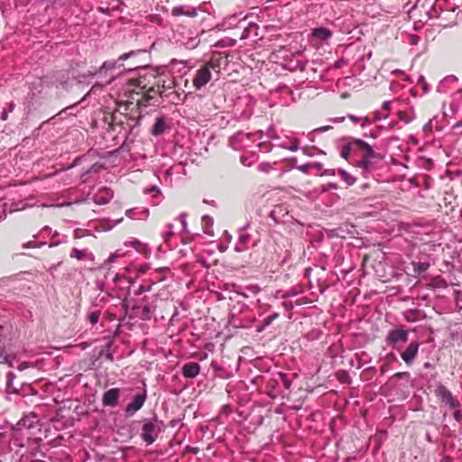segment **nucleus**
<instances>
[{"mask_svg": "<svg viewBox=\"0 0 462 462\" xmlns=\"http://www.w3.org/2000/svg\"><path fill=\"white\" fill-rule=\"evenodd\" d=\"M419 40H420V39H419V37H418V36H416V35H412V36L411 37V45H417V44H418V42H419Z\"/></svg>", "mask_w": 462, "mask_h": 462, "instance_id": "37998d69", "label": "nucleus"}, {"mask_svg": "<svg viewBox=\"0 0 462 462\" xmlns=\"http://www.w3.org/2000/svg\"><path fill=\"white\" fill-rule=\"evenodd\" d=\"M155 308L150 305H145L141 308L140 317L144 320H148L152 318Z\"/></svg>", "mask_w": 462, "mask_h": 462, "instance_id": "2eb2a0df", "label": "nucleus"}, {"mask_svg": "<svg viewBox=\"0 0 462 462\" xmlns=\"http://www.w3.org/2000/svg\"><path fill=\"white\" fill-rule=\"evenodd\" d=\"M180 222H181V225H182V227L184 230L187 229V221H186V218H187V214L186 213H181L179 217Z\"/></svg>", "mask_w": 462, "mask_h": 462, "instance_id": "72a5a7b5", "label": "nucleus"}, {"mask_svg": "<svg viewBox=\"0 0 462 462\" xmlns=\"http://www.w3.org/2000/svg\"><path fill=\"white\" fill-rule=\"evenodd\" d=\"M398 117L400 120L404 121L407 124H409L411 122V119L403 112H399Z\"/></svg>", "mask_w": 462, "mask_h": 462, "instance_id": "c9c22d12", "label": "nucleus"}, {"mask_svg": "<svg viewBox=\"0 0 462 462\" xmlns=\"http://www.w3.org/2000/svg\"><path fill=\"white\" fill-rule=\"evenodd\" d=\"M211 79V72L208 68L203 67L199 69L194 79H193V86L196 89H200L204 86H206Z\"/></svg>", "mask_w": 462, "mask_h": 462, "instance_id": "20e7f679", "label": "nucleus"}, {"mask_svg": "<svg viewBox=\"0 0 462 462\" xmlns=\"http://www.w3.org/2000/svg\"><path fill=\"white\" fill-rule=\"evenodd\" d=\"M371 159L372 158H368V156L365 155V157L361 161L356 163V166L363 169L365 174L369 173L371 169Z\"/></svg>", "mask_w": 462, "mask_h": 462, "instance_id": "dca6fc26", "label": "nucleus"}, {"mask_svg": "<svg viewBox=\"0 0 462 462\" xmlns=\"http://www.w3.org/2000/svg\"><path fill=\"white\" fill-rule=\"evenodd\" d=\"M312 35L321 41H326L332 36V32L327 28L319 27L313 30Z\"/></svg>", "mask_w": 462, "mask_h": 462, "instance_id": "4468645a", "label": "nucleus"}, {"mask_svg": "<svg viewBox=\"0 0 462 462\" xmlns=\"http://www.w3.org/2000/svg\"><path fill=\"white\" fill-rule=\"evenodd\" d=\"M420 347L419 342H411L406 349L401 354L402 359L407 365H411L418 355Z\"/></svg>", "mask_w": 462, "mask_h": 462, "instance_id": "423d86ee", "label": "nucleus"}, {"mask_svg": "<svg viewBox=\"0 0 462 462\" xmlns=\"http://www.w3.org/2000/svg\"><path fill=\"white\" fill-rule=\"evenodd\" d=\"M199 371V365L194 362L188 363L182 367V374L186 378H195Z\"/></svg>", "mask_w": 462, "mask_h": 462, "instance_id": "9d476101", "label": "nucleus"}, {"mask_svg": "<svg viewBox=\"0 0 462 462\" xmlns=\"http://www.w3.org/2000/svg\"><path fill=\"white\" fill-rule=\"evenodd\" d=\"M393 73V74H400V73H402V71H401V70H399V69H396V70H394Z\"/></svg>", "mask_w": 462, "mask_h": 462, "instance_id": "13d9d810", "label": "nucleus"}, {"mask_svg": "<svg viewBox=\"0 0 462 462\" xmlns=\"http://www.w3.org/2000/svg\"><path fill=\"white\" fill-rule=\"evenodd\" d=\"M328 128H329V126H324V127L319 128V131L324 132V131H327Z\"/></svg>", "mask_w": 462, "mask_h": 462, "instance_id": "5fc2aeb1", "label": "nucleus"}, {"mask_svg": "<svg viewBox=\"0 0 462 462\" xmlns=\"http://www.w3.org/2000/svg\"><path fill=\"white\" fill-rule=\"evenodd\" d=\"M272 166L268 162H262L258 165V170L263 172H268L270 171Z\"/></svg>", "mask_w": 462, "mask_h": 462, "instance_id": "7c9ffc66", "label": "nucleus"}, {"mask_svg": "<svg viewBox=\"0 0 462 462\" xmlns=\"http://www.w3.org/2000/svg\"><path fill=\"white\" fill-rule=\"evenodd\" d=\"M23 208H23V207H22V208H17V210H23Z\"/></svg>", "mask_w": 462, "mask_h": 462, "instance_id": "0e129e2a", "label": "nucleus"}, {"mask_svg": "<svg viewBox=\"0 0 462 462\" xmlns=\"http://www.w3.org/2000/svg\"><path fill=\"white\" fill-rule=\"evenodd\" d=\"M408 341V332L404 329L391 330L386 337V343L392 347H395L397 344H404Z\"/></svg>", "mask_w": 462, "mask_h": 462, "instance_id": "7ed1b4c3", "label": "nucleus"}, {"mask_svg": "<svg viewBox=\"0 0 462 462\" xmlns=\"http://www.w3.org/2000/svg\"><path fill=\"white\" fill-rule=\"evenodd\" d=\"M120 396L119 388H111L104 393L102 397V404L108 407H116L118 404Z\"/></svg>", "mask_w": 462, "mask_h": 462, "instance_id": "0eeeda50", "label": "nucleus"}, {"mask_svg": "<svg viewBox=\"0 0 462 462\" xmlns=\"http://www.w3.org/2000/svg\"><path fill=\"white\" fill-rule=\"evenodd\" d=\"M1 119L3 121L6 120L7 119V112L6 111H3L2 114H1Z\"/></svg>", "mask_w": 462, "mask_h": 462, "instance_id": "09e8293b", "label": "nucleus"}, {"mask_svg": "<svg viewBox=\"0 0 462 462\" xmlns=\"http://www.w3.org/2000/svg\"><path fill=\"white\" fill-rule=\"evenodd\" d=\"M132 212H133V209L126 210V212H125L126 217H132Z\"/></svg>", "mask_w": 462, "mask_h": 462, "instance_id": "3c124183", "label": "nucleus"}, {"mask_svg": "<svg viewBox=\"0 0 462 462\" xmlns=\"http://www.w3.org/2000/svg\"><path fill=\"white\" fill-rule=\"evenodd\" d=\"M87 250L86 249H78L73 248L70 253V257L75 258L77 260H82L86 257Z\"/></svg>", "mask_w": 462, "mask_h": 462, "instance_id": "f3484780", "label": "nucleus"}, {"mask_svg": "<svg viewBox=\"0 0 462 462\" xmlns=\"http://www.w3.org/2000/svg\"><path fill=\"white\" fill-rule=\"evenodd\" d=\"M152 285L153 283H150L147 286L140 285L137 291L134 292V294L138 296L141 295L143 292L151 291L152 289Z\"/></svg>", "mask_w": 462, "mask_h": 462, "instance_id": "b1692460", "label": "nucleus"}, {"mask_svg": "<svg viewBox=\"0 0 462 462\" xmlns=\"http://www.w3.org/2000/svg\"><path fill=\"white\" fill-rule=\"evenodd\" d=\"M255 26H256L255 24H254V23H250V24L248 25V27H247L246 29H245V31L243 32V33H242V35H241V39H245V38H247V36H248V31H249L251 28L255 27Z\"/></svg>", "mask_w": 462, "mask_h": 462, "instance_id": "e433bc0d", "label": "nucleus"}, {"mask_svg": "<svg viewBox=\"0 0 462 462\" xmlns=\"http://www.w3.org/2000/svg\"><path fill=\"white\" fill-rule=\"evenodd\" d=\"M339 173L347 185L351 186L355 183V178L351 176L349 173H347L345 170H339Z\"/></svg>", "mask_w": 462, "mask_h": 462, "instance_id": "aec40b11", "label": "nucleus"}, {"mask_svg": "<svg viewBox=\"0 0 462 462\" xmlns=\"http://www.w3.org/2000/svg\"><path fill=\"white\" fill-rule=\"evenodd\" d=\"M113 198V191L106 187L101 188L94 198V202L97 205H105L108 203Z\"/></svg>", "mask_w": 462, "mask_h": 462, "instance_id": "1a4fd4ad", "label": "nucleus"}, {"mask_svg": "<svg viewBox=\"0 0 462 462\" xmlns=\"http://www.w3.org/2000/svg\"><path fill=\"white\" fill-rule=\"evenodd\" d=\"M246 250V246L244 244H236L235 246V251L237 253H241Z\"/></svg>", "mask_w": 462, "mask_h": 462, "instance_id": "4c0bfd02", "label": "nucleus"}, {"mask_svg": "<svg viewBox=\"0 0 462 462\" xmlns=\"http://www.w3.org/2000/svg\"><path fill=\"white\" fill-rule=\"evenodd\" d=\"M252 134H254V146L262 148L264 141L263 140V133L262 130L257 131L256 133H252Z\"/></svg>", "mask_w": 462, "mask_h": 462, "instance_id": "a211bd4d", "label": "nucleus"}, {"mask_svg": "<svg viewBox=\"0 0 462 462\" xmlns=\"http://www.w3.org/2000/svg\"><path fill=\"white\" fill-rule=\"evenodd\" d=\"M265 328L266 327H264V324H263L262 327L258 328L256 330H257V332H262L265 329Z\"/></svg>", "mask_w": 462, "mask_h": 462, "instance_id": "864d4df0", "label": "nucleus"}, {"mask_svg": "<svg viewBox=\"0 0 462 462\" xmlns=\"http://www.w3.org/2000/svg\"><path fill=\"white\" fill-rule=\"evenodd\" d=\"M254 144V134L252 133L237 132L229 138V145L234 150H243L253 147Z\"/></svg>", "mask_w": 462, "mask_h": 462, "instance_id": "f257e3e1", "label": "nucleus"}, {"mask_svg": "<svg viewBox=\"0 0 462 462\" xmlns=\"http://www.w3.org/2000/svg\"><path fill=\"white\" fill-rule=\"evenodd\" d=\"M14 107V104L10 103V105H9L10 111H13Z\"/></svg>", "mask_w": 462, "mask_h": 462, "instance_id": "6e6d98bb", "label": "nucleus"}, {"mask_svg": "<svg viewBox=\"0 0 462 462\" xmlns=\"http://www.w3.org/2000/svg\"><path fill=\"white\" fill-rule=\"evenodd\" d=\"M354 143H356V148L364 150L365 152V155L368 156V158L375 157V152L373 147L362 139L354 138Z\"/></svg>", "mask_w": 462, "mask_h": 462, "instance_id": "f8f14e48", "label": "nucleus"}, {"mask_svg": "<svg viewBox=\"0 0 462 462\" xmlns=\"http://www.w3.org/2000/svg\"><path fill=\"white\" fill-rule=\"evenodd\" d=\"M392 106V102L390 100L384 101L382 105V107L385 111H390Z\"/></svg>", "mask_w": 462, "mask_h": 462, "instance_id": "58836bf2", "label": "nucleus"}, {"mask_svg": "<svg viewBox=\"0 0 462 462\" xmlns=\"http://www.w3.org/2000/svg\"><path fill=\"white\" fill-rule=\"evenodd\" d=\"M142 438L148 444H152L157 436H158V430L155 428V425L152 421H146L142 428Z\"/></svg>", "mask_w": 462, "mask_h": 462, "instance_id": "39448f33", "label": "nucleus"}, {"mask_svg": "<svg viewBox=\"0 0 462 462\" xmlns=\"http://www.w3.org/2000/svg\"><path fill=\"white\" fill-rule=\"evenodd\" d=\"M172 227H173L172 224L168 225V228L170 229V231L163 235V239L165 242H168L170 240V238L172 236V235H173V233L171 231Z\"/></svg>", "mask_w": 462, "mask_h": 462, "instance_id": "473e14b6", "label": "nucleus"}, {"mask_svg": "<svg viewBox=\"0 0 462 462\" xmlns=\"http://www.w3.org/2000/svg\"><path fill=\"white\" fill-rule=\"evenodd\" d=\"M393 379H409L410 374L408 372H398L392 377Z\"/></svg>", "mask_w": 462, "mask_h": 462, "instance_id": "cd10ccee", "label": "nucleus"}, {"mask_svg": "<svg viewBox=\"0 0 462 462\" xmlns=\"http://www.w3.org/2000/svg\"><path fill=\"white\" fill-rule=\"evenodd\" d=\"M420 81H423V80H424V78H423V77H420Z\"/></svg>", "mask_w": 462, "mask_h": 462, "instance_id": "69168bd1", "label": "nucleus"}, {"mask_svg": "<svg viewBox=\"0 0 462 462\" xmlns=\"http://www.w3.org/2000/svg\"><path fill=\"white\" fill-rule=\"evenodd\" d=\"M267 137L272 139V140H275V139H278V135L275 132V129H274V126L273 125H270L267 129Z\"/></svg>", "mask_w": 462, "mask_h": 462, "instance_id": "393cba45", "label": "nucleus"}, {"mask_svg": "<svg viewBox=\"0 0 462 462\" xmlns=\"http://www.w3.org/2000/svg\"><path fill=\"white\" fill-rule=\"evenodd\" d=\"M356 149V143H354V138H352L346 144H345L340 152V156L345 160H348L349 155L354 152Z\"/></svg>", "mask_w": 462, "mask_h": 462, "instance_id": "ddd939ff", "label": "nucleus"}, {"mask_svg": "<svg viewBox=\"0 0 462 462\" xmlns=\"http://www.w3.org/2000/svg\"><path fill=\"white\" fill-rule=\"evenodd\" d=\"M25 367H26V365H22L19 367V370H23Z\"/></svg>", "mask_w": 462, "mask_h": 462, "instance_id": "052dcab7", "label": "nucleus"}, {"mask_svg": "<svg viewBox=\"0 0 462 462\" xmlns=\"http://www.w3.org/2000/svg\"><path fill=\"white\" fill-rule=\"evenodd\" d=\"M7 383H10L15 377L14 374L13 372L7 373Z\"/></svg>", "mask_w": 462, "mask_h": 462, "instance_id": "de8ad7c7", "label": "nucleus"}, {"mask_svg": "<svg viewBox=\"0 0 462 462\" xmlns=\"http://www.w3.org/2000/svg\"><path fill=\"white\" fill-rule=\"evenodd\" d=\"M164 130V122L162 119H157L156 123L153 125L152 134L158 135L162 134Z\"/></svg>", "mask_w": 462, "mask_h": 462, "instance_id": "6ab92c4d", "label": "nucleus"}, {"mask_svg": "<svg viewBox=\"0 0 462 462\" xmlns=\"http://www.w3.org/2000/svg\"><path fill=\"white\" fill-rule=\"evenodd\" d=\"M116 61H105L100 67L98 73H102L103 71L112 70L116 68Z\"/></svg>", "mask_w": 462, "mask_h": 462, "instance_id": "412c9836", "label": "nucleus"}, {"mask_svg": "<svg viewBox=\"0 0 462 462\" xmlns=\"http://www.w3.org/2000/svg\"><path fill=\"white\" fill-rule=\"evenodd\" d=\"M436 394L442 402H446L451 409H457L459 402L452 395V393L443 384L438 385Z\"/></svg>", "mask_w": 462, "mask_h": 462, "instance_id": "f03ea898", "label": "nucleus"}, {"mask_svg": "<svg viewBox=\"0 0 462 462\" xmlns=\"http://www.w3.org/2000/svg\"><path fill=\"white\" fill-rule=\"evenodd\" d=\"M347 117L354 123H357L361 120V117H357L354 115H348Z\"/></svg>", "mask_w": 462, "mask_h": 462, "instance_id": "a18cd8bd", "label": "nucleus"}, {"mask_svg": "<svg viewBox=\"0 0 462 462\" xmlns=\"http://www.w3.org/2000/svg\"><path fill=\"white\" fill-rule=\"evenodd\" d=\"M298 169L300 171H301L302 172L307 173L310 170V165L309 164L302 165V166L298 167Z\"/></svg>", "mask_w": 462, "mask_h": 462, "instance_id": "49530a36", "label": "nucleus"}, {"mask_svg": "<svg viewBox=\"0 0 462 462\" xmlns=\"http://www.w3.org/2000/svg\"><path fill=\"white\" fill-rule=\"evenodd\" d=\"M148 270V265H142L138 267L137 272L139 274L144 273Z\"/></svg>", "mask_w": 462, "mask_h": 462, "instance_id": "c03bdc74", "label": "nucleus"}, {"mask_svg": "<svg viewBox=\"0 0 462 462\" xmlns=\"http://www.w3.org/2000/svg\"><path fill=\"white\" fill-rule=\"evenodd\" d=\"M138 51H129V52H126V53H124L122 54L121 56H119L117 61H125L127 59H129L130 57H133L134 55L137 54Z\"/></svg>", "mask_w": 462, "mask_h": 462, "instance_id": "bb28decb", "label": "nucleus"}, {"mask_svg": "<svg viewBox=\"0 0 462 462\" xmlns=\"http://www.w3.org/2000/svg\"><path fill=\"white\" fill-rule=\"evenodd\" d=\"M122 221V218L116 220V224L120 223Z\"/></svg>", "mask_w": 462, "mask_h": 462, "instance_id": "e2e57ef3", "label": "nucleus"}, {"mask_svg": "<svg viewBox=\"0 0 462 462\" xmlns=\"http://www.w3.org/2000/svg\"><path fill=\"white\" fill-rule=\"evenodd\" d=\"M26 422H27V420H26V419H23V420H21L17 423V425H18L19 427H20V426H23V427L27 426L28 428H31V427H32V423H30V424H28V425H27V423H26Z\"/></svg>", "mask_w": 462, "mask_h": 462, "instance_id": "a19ab883", "label": "nucleus"}, {"mask_svg": "<svg viewBox=\"0 0 462 462\" xmlns=\"http://www.w3.org/2000/svg\"><path fill=\"white\" fill-rule=\"evenodd\" d=\"M146 400V392L143 391L142 393L136 394L134 400L126 406L125 412L129 415L135 413L139 411Z\"/></svg>", "mask_w": 462, "mask_h": 462, "instance_id": "6e6552de", "label": "nucleus"}, {"mask_svg": "<svg viewBox=\"0 0 462 462\" xmlns=\"http://www.w3.org/2000/svg\"><path fill=\"white\" fill-rule=\"evenodd\" d=\"M251 290H252V291H253L254 293H258V292H259V291H260V290H259V288H258V287H256V286H255V287H253Z\"/></svg>", "mask_w": 462, "mask_h": 462, "instance_id": "603ef678", "label": "nucleus"}, {"mask_svg": "<svg viewBox=\"0 0 462 462\" xmlns=\"http://www.w3.org/2000/svg\"><path fill=\"white\" fill-rule=\"evenodd\" d=\"M279 317V314L277 312H274L273 314L270 315L268 318L264 320V327H268L272 324V322L276 319Z\"/></svg>", "mask_w": 462, "mask_h": 462, "instance_id": "c85d7f7f", "label": "nucleus"}, {"mask_svg": "<svg viewBox=\"0 0 462 462\" xmlns=\"http://www.w3.org/2000/svg\"><path fill=\"white\" fill-rule=\"evenodd\" d=\"M279 377H280L284 388L289 389L291 387V381L287 378L286 374L280 373Z\"/></svg>", "mask_w": 462, "mask_h": 462, "instance_id": "a878e982", "label": "nucleus"}, {"mask_svg": "<svg viewBox=\"0 0 462 462\" xmlns=\"http://www.w3.org/2000/svg\"><path fill=\"white\" fill-rule=\"evenodd\" d=\"M199 43V40L197 38H189L187 42H185V45L189 48L193 49L195 48Z\"/></svg>", "mask_w": 462, "mask_h": 462, "instance_id": "2f4dec72", "label": "nucleus"}, {"mask_svg": "<svg viewBox=\"0 0 462 462\" xmlns=\"http://www.w3.org/2000/svg\"><path fill=\"white\" fill-rule=\"evenodd\" d=\"M281 147L283 148V149H287V150H289L291 152H296V151L299 150L300 145H299V142L297 140H295L293 142L292 145H291V146L282 145Z\"/></svg>", "mask_w": 462, "mask_h": 462, "instance_id": "c756f323", "label": "nucleus"}, {"mask_svg": "<svg viewBox=\"0 0 462 462\" xmlns=\"http://www.w3.org/2000/svg\"><path fill=\"white\" fill-rule=\"evenodd\" d=\"M343 64H346V60H343V59L338 60L337 61L335 62L334 68L335 69H339Z\"/></svg>", "mask_w": 462, "mask_h": 462, "instance_id": "ea45409f", "label": "nucleus"}, {"mask_svg": "<svg viewBox=\"0 0 462 462\" xmlns=\"http://www.w3.org/2000/svg\"><path fill=\"white\" fill-rule=\"evenodd\" d=\"M137 244H139V241H137V240L131 242V245H137Z\"/></svg>", "mask_w": 462, "mask_h": 462, "instance_id": "bf43d9fd", "label": "nucleus"}, {"mask_svg": "<svg viewBox=\"0 0 462 462\" xmlns=\"http://www.w3.org/2000/svg\"><path fill=\"white\" fill-rule=\"evenodd\" d=\"M63 205H51V207H56V208H59V207H62Z\"/></svg>", "mask_w": 462, "mask_h": 462, "instance_id": "680f3d73", "label": "nucleus"}, {"mask_svg": "<svg viewBox=\"0 0 462 462\" xmlns=\"http://www.w3.org/2000/svg\"><path fill=\"white\" fill-rule=\"evenodd\" d=\"M171 14L174 16H187V17H196L198 15L197 10L193 7L189 8L187 11L183 10L182 6L173 7L171 10Z\"/></svg>", "mask_w": 462, "mask_h": 462, "instance_id": "9b49d317", "label": "nucleus"}, {"mask_svg": "<svg viewBox=\"0 0 462 462\" xmlns=\"http://www.w3.org/2000/svg\"><path fill=\"white\" fill-rule=\"evenodd\" d=\"M390 117V114L389 113H386L384 114L383 116H382V117H376L377 119H380V118H383V119H388Z\"/></svg>", "mask_w": 462, "mask_h": 462, "instance_id": "8fccbe9b", "label": "nucleus"}, {"mask_svg": "<svg viewBox=\"0 0 462 462\" xmlns=\"http://www.w3.org/2000/svg\"><path fill=\"white\" fill-rule=\"evenodd\" d=\"M124 254H121L119 251H116L115 252L114 254H112L108 258L107 260L106 261V265H111L113 263H115L116 259L117 258H120V257H123Z\"/></svg>", "mask_w": 462, "mask_h": 462, "instance_id": "4be33fe9", "label": "nucleus"}, {"mask_svg": "<svg viewBox=\"0 0 462 462\" xmlns=\"http://www.w3.org/2000/svg\"><path fill=\"white\" fill-rule=\"evenodd\" d=\"M454 410H455V411H454V418L457 421L461 420L462 415H461L460 411H457V409H454Z\"/></svg>", "mask_w": 462, "mask_h": 462, "instance_id": "79ce46f5", "label": "nucleus"}, {"mask_svg": "<svg viewBox=\"0 0 462 462\" xmlns=\"http://www.w3.org/2000/svg\"><path fill=\"white\" fill-rule=\"evenodd\" d=\"M249 238H250V236L248 234H241L239 236L238 240H239L240 244L245 245L248 242Z\"/></svg>", "mask_w": 462, "mask_h": 462, "instance_id": "f704fd0d", "label": "nucleus"}, {"mask_svg": "<svg viewBox=\"0 0 462 462\" xmlns=\"http://www.w3.org/2000/svg\"><path fill=\"white\" fill-rule=\"evenodd\" d=\"M203 219H204V220H208V222H209V221H212V219H211L208 216H205V217H203Z\"/></svg>", "mask_w": 462, "mask_h": 462, "instance_id": "4d7b16f0", "label": "nucleus"}, {"mask_svg": "<svg viewBox=\"0 0 462 462\" xmlns=\"http://www.w3.org/2000/svg\"><path fill=\"white\" fill-rule=\"evenodd\" d=\"M99 319V312L94 311L88 315V320L90 324L95 325Z\"/></svg>", "mask_w": 462, "mask_h": 462, "instance_id": "5701e85b", "label": "nucleus"}]
</instances>
